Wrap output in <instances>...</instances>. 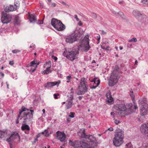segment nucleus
I'll return each instance as SVG.
<instances>
[{
  "label": "nucleus",
  "mask_w": 148,
  "mask_h": 148,
  "mask_svg": "<svg viewBox=\"0 0 148 148\" xmlns=\"http://www.w3.org/2000/svg\"><path fill=\"white\" fill-rule=\"evenodd\" d=\"M34 110L27 109L22 107L19 112L16 120V123L18 124L20 120H22L23 123H29L31 122Z\"/></svg>",
  "instance_id": "obj_1"
},
{
  "label": "nucleus",
  "mask_w": 148,
  "mask_h": 148,
  "mask_svg": "<svg viewBox=\"0 0 148 148\" xmlns=\"http://www.w3.org/2000/svg\"><path fill=\"white\" fill-rule=\"evenodd\" d=\"M132 106V103L128 104L126 106L124 104L119 105L117 111L118 115L121 116H124L131 114L133 112Z\"/></svg>",
  "instance_id": "obj_2"
},
{
  "label": "nucleus",
  "mask_w": 148,
  "mask_h": 148,
  "mask_svg": "<svg viewBox=\"0 0 148 148\" xmlns=\"http://www.w3.org/2000/svg\"><path fill=\"white\" fill-rule=\"evenodd\" d=\"M124 137L123 131L121 129H117L115 131L114 137L113 141L114 145L116 147H119L123 143Z\"/></svg>",
  "instance_id": "obj_3"
},
{
  "label": "nucleus",
  "mask_w": 148,
  "mask_h": 148,
  "mask_svg": "<svg viewBox=\"0 0 148 148\" xmlns=\"http://www.w3.org/2000/svg\"><path fill=\"white\" fill-rule=\"evenodd\" d=\"M118 66H116L112 73H111L110 79L109 81L108 84L110 86H112L118 82L120 76L119 75L118 69Z\"/></svg>",
  "instance_id": "obj_4"
},
{
  "label": "nucleus",
  "mask_w": 148,
  "mask_h": 148,
  "mask_svg": "<svg viewBox=\"0 0 148 148\" xmlns=\"http://www.w3.org/2000/svg\"><path fill=\"white\" fill-rule=\"evenodd\" d=\"M81 35L79 30H75L73 33L66 38L65 41L67 43H72L77 41Z\"/></svg>",
  "instance_id": "obj_5"
},
{
  "label": "nucleus",
  "mask_w": 148,
  "mask_h": 148,
  "mask_svg": "<svg viewBox=\"0 0 148 148\" xmlns=\"http://www.w3.org/2000/svg\"><path fill=\"white\" fill-rule=\"evenodd\" d=\"M85 78L83 77L81 78L80 85L78 87V89L77 92V94L78 95L84 94L87 90L86 82L85 81Z\"/></svg>",
  "instance_id": "obj_6"
},
{
  "label": "nucleus",
  "mask_w": 148,
  "mask_h": 148,
  "mask_svg": "<svg viewBox=\"0 0 148 148\" xmlns=\"http://www.w3.org/2000/svg\"><path fill=\"white\" fill-rule=\"evenodd\" d=\"M89 37L88 35L85 36L79 47V49L81 48L82 49L86 52L90 48V46L89 45Z\"/></svg>",
  "instance_id": "obj_7"
},
{
  "label": "nucleus",
  "mask_w": 148,
  "mask_h": 148,
  "mask_svg": "<svg viewBox=\"0 0 148 148\" xmlns=\"http://www.w3.org/2000/svg\"><path fill=\"white\" fill-rule=\"evenodd\" d=\"M69 143L75 148H86L89 146L88 143L83 141H77L74 142L70 140Z\"/></svg>",
  "instance_id": "obj_8"
},
{
  "label": "nucleus",
  "mask_w": 148,
  "mask_h": 148,
  "mask_svg": "<svg viewBox=\"0 0 148 148\" xmlns=\"http://www.w3.org/2000/svg\"><path fill=\"white\" fill-rule=\"evenodd\" d=\"M146 99H145L142 100H139V103L140 104L142 105L140 107L141 113L142 116H144L147 114L148 111V104Z\"/></svg>",
  "instance_id": "obj_9"
},
{
  "label": "nucleus",
  "mask_w": 148,
  "mask_h": 148,
  "mask_svg": "<svg viewBox=\"0 0 148 148\" xmlns=\"http://www.w3.org/2000/svg\"><path fill=\"white\" fill-rule=\"evenodd\" d=\"M12 19V15L5 12H3L1 14V20L3 23L7 24L10 23Z\"/></svg>",
  "instance_id": "obj_10"
},
{
  "label": "nucleus",
  "mask_w": 148,
  "mask_h": 148,
  "mask_svg": "<svg viewBox=\"0 0 148 148\" xmlns=\"http://www.w3.org/2000/svg\"><path fill=\"white\" fill-rule=\"evenodd\" d=\"M81 136L82 138H84L86 139H88L89 142L93 143H98L96 138L94 137L93 136L91 135H87L86 134L85 130L84 129H83Z\"/></svg>",
  "instance_id": "obj_11"
},
{
  "label": "nucleus",
  "mask_w": 148,
  "mask_h": 148,
  "mask_svg": "<svg viewBox=\"0 0 148 148\" xmlns=\"http://www.w3.org/2000/svg\"><path fill=\"white\" fill-rule=\"evenodd\" d=\"M66 54L65 56V52H64V56L67 57L68 58L71 60L73 61L76 58V54L77 53V51L76 50L74 51H66Z\"/></svg>",
  "instance_id": "obj_12"
},
{
  "label": "nucleus",
  "mask_w": 148,
  "mask_h": 148,
  "mask_svg": "<svg viewBox=\"0 0 148 148\" xmlns=\"http://www.w3.org/2000/svg\"><path fill=\"white\" fill-rule=\"evenodd\" d=\"M18 138L20 140V137L19 134L17 132H13L10 137L8 139H7L6 140L9 143L10 145V148H11V142L15 138Z\"/></svg>",
  "instance_id": "obj_13"
},
{
  "label": "nucleus",
  "mask_w": 148,
  "mask_h": 148,
  "mask_svg": "<svg viewBox=\"0 0 148 148\" xmlns=\"http://www.w3.org/2000/svg\"><path fill=\"white\" fill-rule=\"evenodd\" d=\"M57 138L61 142H63L64 140L66 138L65 134L64 132L58 131L56 132Z\"/></svg>",
  "instance_id": "obj_14"
},
{
  "label": "nucleus",
  "mask_w": 148,
  "mask_h": 148,
  "mask_svg": "<svg viewBox=\"0 0 148 148\" xmlns=\"http://www.w3.org/2000/svg\"><path fill=\"white\" fill-rule=\"evenodd\" d=\"M142 127V132L145 136L148 137V123L143 124Z\"/></svg>",
  "instance_id": "obj_15"
},
{
  "label": "nucleus",
  "mask_w": 148,
  "mask_h": 148,
  "mask_svg": "<svg viewBox=\"0 0 148 148\" xmlns=\"http://www.w3.org/2000/svg\"><path fill=\"white\" fill-rule=\"evenodd\" d=\"M26 124L25 123H23L22 124L21 127V129L23 131H25V133L28 134L30 130V127L28 125Z\"/></svg>",
  "instance_id": "obj_16"
},
{
  "label": "nucleus",
  "mask_w": 148,
  "mask_h": 148,
  "mask_svg": "<svg viewBox=\"0 0 148 148\" xmlns=\"http://www.w3.org/2000/svg\"><path fill=\"white\" fill-rule=\"evenodd\" d=\"M61 21L55 18H53L51 21V25L56 29Z\"/></svg>",
  "instance_id": "obj_17"
},
{
  "label": "nucleus",
  "mask_w": 148,
  "mask_h": 148,
  "mask_svg": "<svg viewBox=\"0 0 148 148\" xmlns=\"http://www.w3.org/2000/svg\"><path fill=\"white\" fill-rule=\"evenodd\" d=\"M16 8H15L13 5H10L9 6H4L5 11L6 12L12 11L16 10Z\"/></svg>",
  "instance_id": "obj_18"
},
{
  "label": "nucleus",
  "mask_w": 148,
  "mask_h": 148,
  "mask_svg": "<svg viewBox=\"0 0 148 148\" xmlns=\"http://www.w3.org/2000/svg\"><path fill=\"white\" fill-rule=\"evenodd\" d=\"M58 82H50L47 83L45 84L44 87L46 88H48L49 87H53L56 85H57V84L58 85V84L60 83V81H59Z\"/></svg>",
  "instance_id": "obj_19"
},
{
  "label": "nucleus",
  "mask_w": 148,
  "mask_h": 148,
  "mask_svg": "<svg viewBox=\"0 0 148 148\" xmlns=\"http://www.w3.org/2000/svg\"><path fill=\"white\" fill-rule=\"evenodd\" d=\"M65 28V26L61 21L55 29L58 31H63Z\"/></svg>",
  "instance_id": "obj_20"
},
{
  "label": "nucleus",
  "mask_w": 148,
  "mask_h": 148,
  "mask_svg": "<svg viewBox=\"0 0 148 148\" xmlns=\"http://www.w3.org/2000/svg\"><path fill=\"white\" fill-rule=\"evenodd\" d=\"M138 20L142 23H145L147 21L148 19L145 15L142 14Z\"/></svg>",
  "instance_id": "obj_21"
},
{
  "label": "nucleus",
  "mask_w": 148,
  "mask_h": 148,
  "mask_svg": "<svg viewBox=\"0 0 148 148\" xmlns=\"http://www.w3.org/2000/svg\"><path fill=\"white\" fill-rule=\"evenodd\" d=\"M106 96L107 98V101L108 103L111 104L113 101V99L112 97L110 92L107 93L106 94Z\"/></svg>",
  "instance_id": "obj_22"
},
{
  "label": "nucleus",
  "mask_w": 148,
  "mask_h": 148,
  "mask_svg": "<svg viewBox=\"0 0 148 148\" xmlns=\"http://www.w3.org/2000/svg\"><path fill=\"white\" fill-rule=\"evenodd\" d=\"M142 14L140 12L137 10H135L133 12V15L138 19L140 18Z\"/></svg>",
  "instance_id": "obj_23"
},
{
  "label": "nucleus",
  "mask_w": 148,
  "mask_h": 148,
  "mask_svg": "<svg viewBox=\"0 0 148 148\" xmlns=\"http://www.w3.org/2000/svg\"><path fill=\"white\" fill-rule=\"evenodd\" d=\"M73 91H71L69 95H67V97L68 98L66 100V101H73Z\"/></svg>",
  "instance_id": "obj_24"
},
{
  "label": "nucleus",
  "mask_w": 148,
  "mask_h": 148,
  "mask_svg": "<svg viewBox=\"0 0 148 148\" xmlns=\"http://www.w3.org/2000/svg\"><path fill=\"white\" fill-rule=\"evenodd\" d=\"M91 16L94 19L97 18L98 20H100L101 19V17L99 15H97L96 13L92 12L91 14Z\"/></svg>",
  "instance_id": "obj_25"
},
{
  "label": "nucleus",
  "mask_w": 148,
  "mask_h": 148,
  "mask_svg": "<svg viewBox=\"0 0 148 148\" xmlns=\"http://www.w3.org/2000/svg\"><path fill=\"white\" fill-rule=\"evenodd\" d=\"M30 21V22H35L36 20V16L34 14L29 15Z\"/></svg>",
  "instance_id": "obj_26"
},
{
  "label": "nucleus",
  "mask_w": 148,
  "mask_h": 148,
  "mask_svg": "<svg viewBox=\"0 0 148 148\" xmlns=\"http://www.w3.org/2000/svg\"><path fill=\"white\" fill-rule=\"evenodd\" d=\"M67 103L66 105V109H69L73 106V101H66Z\"/></svg>",
  "instance_id": "obj_27"
},
{
  "label": "nucleus",
  "mask_w": 148,
  "mask_h": 148,
  "mask_svg": "<svg viewBox=\"0 0 148 148\" xmlns=\"http://www.w3.org/2000/svg\"><path fill=\"white\" fill-rule=\"evenodd\" d=\"M118 15H119L123 20H125L126 19V17L123 14L122 12H118Z\"/></svg>",
  "instance_id": "obj_28"
},
{
  "label": "nucleus",
  "mask_w": 148,
  "mask_h": 148,
  "mask_svg": "<svg viewBox=\"0 0 148 148\" xmlns=\"http://www.w3.org/2000/svg\"><path fill=\"white\" fill-rule=\"evenodd\" d=\"M50 66L47 68L46 69L43 71V73L44 74H47L50 73H51V71L50 70Z\"/></svg>",
  "instance_id": "obj_29"
},
{
  "label": "nucleus",
  "mask_w": 148,
  "mask_h": 148,
  "mask_svg": "<svg viewBox=\"0 0 148 148\" xmlns=\"http://www.w3.org/2000/svg\"><path fill=\"white\" fill-rule=\"evenodd\" d=\"M6 134V132L0 130V138L4 137L5 135Z\"/></svg>",
  "instance_id": "obj_30"
},
{
  "label": "nucleus",
  "mask_w": 148,
  "mask_h": 148,
  "mask_svg": "<svg viewBox=\"0 0 148 148\" xmlns=\"http://www.w3.org/2000/svg\"><path fill=\"white\" fill-rule=\"evenodd\" d=\"M19 2L18 1H16L14 3V6L15 8H16V9L18 8L19 6Z\"/></svg>",
  "instance_id": "obj_31"
},
{
  "label": "nucleus",
  "mask_w": 148,
  "mask_h": 148,
  "mask_svg": "<svg viewBox=\"0 0 148 148\" xmlns=\"http://www.w3.org/2000/svg\"><path fill=\"white\" fill-rule=\"evenodd\" d=\"M97 82V85H94L91 87L92 89H95V88L99 84L100 82L99 81H96Z\"/></svg>",
  "instance_id": "obj_32"
},
{
  "label": "nucleus",
  "mask_w": 148,
  "mask_h": 148,
  "mask_svg": "<svg viewBox=\"0 0 148 148\" xmlns=\"http://www.w3.org/2000/svg\"><path fill=\"white\" fill-rule=\"evenodd\" d=\"M142 3L145 5H148V0H142Z\"/></svg>",
  "instance_id": "obj_33"
},
{
  "label": "nucleus",
  "mask_w": 148,
  "mask_h": 148,
  "mask_svg": "<svg viewBox=\"0 0 148 148\" xmlns=\"http://www.w3.org/2000/svg\"><path fill=\"white\" fill-rule=\"evenodd\" d=\"M72 78L71 75H69V76H67L66 77V79L67 80V82L69 83L71 81V79Z\"/></svg>",
  "instance_id": "obj_34"
},
{
  "label": "nucleus",
  "mask_w": 148,
  "mask_h": 148,
  "mask_svg": "<svg viewBox=\"0 0 148 148\" xmlns=\"http://www.w3.org/2000/svg\"><path fill=\"white\" fill-rule=\"evenodd\" d=\"M42 134H44L45 136L47 137H48L49 136V134L48 131L47 130H45L44 132H42Z\"/></svg>",
  "instance_id": "obj_35"
},
{
  "label": "nucleus",
  "mask_w": 148,
  "mask_h": 148,
  "mask_svg": "<svg viewBox=\"0 0 148 148\" xmlns=\"http://www.w3.org/2000/svg\"><path fill=\"white\" fill-rule=\"evenodd\" d=\"M14 22L16 23H18L20 22L19 18L18 16H16L14 18Z\"/></svg>",
  "instance_id": "obj_36"
},
{
  "label": "nucleus",
  "mask_w": 148,
  "mask_h": 148,
  "mask_svg": "<svg viewBox=\"0 0 148 148\" xmlns=\"http://www.w3.org/2000/svg\"><path fill=\"white\" fill-rule=\"evenodd\" d=\"M137 40L136 38L135 37L129 40V42H136Z\"/></svg>",
  "instance_id": "obj_37"
},
{
  "label": "nucleus",
  "mask_w": 148,
  "mask_h": 148,
  "mask_svg": "<svg viewBox=\"0 0 148 148\" xmlns=\"http://www.w3.org/2000/svg\"><path fill=\"white\" fill-rule=\"evenodd\" d=\"M138 148H148V143H144L142 146Z\"/></svg>",
  "instance_id": "obj_38"
},
{
  "label": "nucleus",
  "mask_w": 148,
  "mask_h": 148,
  "mask_svg": "<svg viewBox=\"0 0 148 148\" xmlns=\"http://www.w3.org/2000/svg\"><path fill=\"white\" fill-rule=\"evenodd\" d=\"M99 81L100 82V80L99 79L97 80V78H94L92 81H91V82H93V84H96V85H97V82H96V81Z\"/></svg>",
  "instance_id": "obj_39"
},
{
  "label": "nucleus",
  "mask_w": 148,
  "mask_h": 148,
  "mask_svg": "<svg viewBox=\"0 0 148 148\" xmlns=\"http://www.w3.org/2000/svg\"><path fill=\"white\" fill-rule=\"evenodd\" d=\"M130 96L132 98H134V95L133 94V91H130V93H129Z\"/></svg>",
  "instance_id": "obj_40"
},
{
  "label": "nucleus",
  "mask_w": 148,
  "mask_h": 148,
  "mask_svg": "<svg viewBox=\"0 0 148 148\" xmlns=\"http://www.w3.org/2000/svg\"><path fill=\"white\" fill-rule=\"evenodd\" d=\"M70 114L69 115V116L71 117V118H74L75 116L74 114H75V113L74 112H71L70 113Z\"/></svg>",
  "instance_id": "obj_41"
},
{
  "label": "nucleus",
  "mask_w": 148,
  "mask_h": 148,
  "mask_svg": "<svg viewBox=\"0 0 148 148\" xmlns=\"http://www.w3.org/2000/svg\"><path fill=\"white\" fill-rule=\"evenodd\" d=\"M20 52V51L18 49H15L12 51V52L14 53H16Z\"/></svg>",
  "instance_id": "obj_42"
},
{
  "label": "nucleus",
  "mask_w": 148,
  "mask_h": 148,
  "mask_svg": "<svg viewBox=\"0 0 148 148\" xmlns=\"http://www.w3.org/2000/svg\"><path fill=\"white\" fill-rule=\"evenodd\" d=\"M112 131L113 130V129L111 127H110L107 130H106V131L104 132V133H106L107 132H108V131Z\"/></svg>",
  "instance_id": "obj_43"
},
{
  "label": "nucleus",
  "mask_w": 148,
  "mask_h": 148,
  "mask_svg": "<svg viewBox=\"0 0 148 148\" xmlns=\"http://www.w3.org/2000/svg\"><path fill=\"white\" fill-rule=\"evenodd\" d=\"M36 64V62H35V61L34 60L31 62L30 66L31 67L34 66V65H35Z\"/></svg>",
  "instance_id": "obj_44"
},
{
  "label": "nucleus",
  "mask_w": 148,
  "mask_h": 148,
  "mask_svg": "<svg viewBox=\"0 0 148 148\" xmlns=\"http://www.w3.org/2000/svg\"><path fill=\"white\" fill-rule=\"evenodd\" d=\"M126 146H127V147L126 148H132V147L131 146V144L130 143H128L126 145Z\"/></svg>",
  "instance_id": "obj_45"
},
{
  "label": "nucleus",
  "mask_w": 148,
  "mask_h": 148,
  "mask_svg": "<svg viewBox=\"0 0 148 148\" xmlns=\"http://www.w3.org/2000/svg\"><path fill=\"white\" fill-rule=\"evenodd\" d=\"M114 123L116 124H118L120 123L121 121H118L117 119H114Z\"/></svg>",
  "instance_id": "obj_46"
},
{
  "label": "nucleus",
  "mask_w": 148,
  "mask_h": 148,
  "mask_svg": "<svg viewBox=\"0 0 148 148\" xmlns=\"http://www.w3.org/2000/svg\"><path fill=\"white\" fill-rule=\"evenodd\" d=\"M111 11L113 14H114L116 15L117 16L118 15V12H116L114 10H111Z\"/></svg>",
  "instance_id": "obj_47"
},
{
  "label": "nucleus",
  "mask_w": 148,
  "mask_h": 148,
  "mask_svg": "<svg viewBox=\"0 0 148 148\" xmlns=\"http://www.w3.org/2000/svg\"><path fill=\"white\" fill-rule=\"evenodd\" d=\"M51 7H55L56 5V4L55 3H50Z\"/></svg>",
  "instance_id": "obj_48"
},
{
  "label": "nucleus",
  "mask_w": 148,
  "mask_h": 148,
  "mask_svg": "<svg viewBox=\"0 0 148 148\" xmlns=\"http://www.w3.org/2000/svg\"><path fill=\"white\" fill-rule=\"evenodd\" d=\"M105 45V44L104 43L102 45H101V48L103 49H107L108 48V47H106L105 46H104V45Z\"/></svg>",
  "instance_id": "obj_49"
},
{
  "label": "nucleus",
  "mask_w": 148,
  "mask_h": 148,
  "mask_svg": "<svg viewBox=\"0 0 148 148\" xmlns=\"http://www.w3.org/2000/svg\"><path fill=\"white\" fill-rule=\"evenodd\" d=\"M59 95V94H54L53 95L55 99H57L58 98L57 96Z\"/></svg>",
  "instance_id": "obj_50"
},
{
  "label": "nucleus",
  "mask_w": 148,
  "mask_h": 148,
  "mask_svg": "<svg viewBox=\"0 0 148 148\" xmlns=\"http://www.w3.org/2000/svg\"><path fill=\"white\" fill-rule=\"evenodd\" d=\"M37 68V66H36L34 68L32 69V68L31 69V71H32V72H33L35 70H36V68Z\"/></svg>",
  "instance_id": "obj_51"
},
{
  "label": "nucleus",
  "mask_w": 148,
  "mask_h": 148,
  "mask_svg": "<svg viewBox=\"0 0 148 148\" xmlns=\"http://www.w3.org/2000/svg\"><path fill=\"white\" fill-rule=\"evenodd\" d=\"M52 57L53 59L54 60H55V61L56 60L58 59V58L56 57L53 56H52Z\"/></svg>",
  "instance_id": "obj_52"
},
{
  "label": "nucleus",
  "mask_w": 148,
  "mask_h": 148,
  "mask_svg": "<svg viewBox=\"0 0 148 148\" xmlns=\"http://www.w3.org/2000/svg\"><path fill=\"white\" fill-rule=\"evenodd\" d=\"M75 18L76 19V20L77 21H79V18H78L77 17V15H75Z\"/></svg>",
  "instance_id": "obj_53"
},
{
  "label": "nucleus",
  "mask_w": 148,
  "mask_h": 148,
  "mask_svg": "<svg viewBox=\"0 0 148 148\" xmlns=\"http://www.w3.org/2000/svg\"><path fill=\"white\" fill-rule=\"evenodd\" d=\"M61 3L63 4L64 5H65L66 6H69V5L67 4L65 2H64V1H62Z\"/></svg>",
  "instance_id": "obj_54"
},
{
  "label": "nucleus",
  "mask_w": 148,
  "mask_h": 148,
  "mask_svg": "<svg viewBox=\"0 0 148 148\" xmlns=\"http://www.w3.org/2000/svg\"><path fill=\"white\" fill-rule=\"evenodd\" d=\"M79 22L78 23V24L79 26H81L82 25V23L81 22V21H79Z\"/></svg>",
  "instance_id": "obj_55"
},
{
  "label": "nucleus",
  "mask_w": 148,
  "mask_h": 148,
  "mask_svg": "<svg viewBox=\"0 0 148 148\" xmlns=\"http://www.w3.org/2000/svg\"><path fill=\"white\" fill-rule=\"evenodd\" d=\"M14 64V62L13 61H10L9 62V64L10 65H12Z\"/></svg>",
  "instance_id": "obj_56"
},
{
  "label": "nucleus",
  "mask_w": 148,
  "mask_h": 148,
  "mask_svg": "<svg viewBox=\"0 0 148 148\" xmlns=\"http://www.w3.org/2000/svg\"><path fill=\"white\" fill-rule=\"evenodd\" d=\"M51 61H49L48 62H47L46 63V64H48L50 66H51Z\"/></svg>",
  "instance_id": "obj_57"
},
{
  "label": "nucleus",
  "mask_w": 148,
  "mask_h": 148,
  "mask_svg": "<svg viewBox=\"0 0 148 148\" xmlns=\"http://www.w3.org/2000/svg\"><path fill=\"white\" fill-rule=\"evenodd\" d=\"M48 2L47 3V4L48 5L50 6V3H49L50 2H51L52 1V0H47Z\"/></svg>",
  "instance_id": "obj_58"
},
{
  "label": "nucleus",
  "mask_w": 148,
  "mask_h": 148,
  "mask_svg": "<svg viewBox=\"0 0 148 148\" xmlns=\"http://www.w3.org/2000/svg\"><path fill=\"white\" fill-rule=\"evenodd\" d=\"M101 34H106V32H105L104 31L102 30L101 31Z\"/></svg>",
  "instance_id": "obj_59"
},
{
  "label": "nucleus",
  "mask_w": 148,
  "mask_h": 148,
  "mask_svg": "<svg viewBox=\"0 0 148 148\" xmlns=\"http://www.w3.org/2000/svg\"><path fill=\"white\" fill-rule=\"evenodd\" d=\"M83 96H79L78 97V99L79 100H81L83 98Z\"/></svg>",
  "instance_id": "obj_60"
},
{
  "label": "nucleus",
  "mask_w": 148,
  "mask_h": 148,
  "mask_svg": "<svg viewBox=\"0 0 148 148\" xmlns=\"http://www.w3.org/2000/svg\"><path fill=\"white\" fill-rule=\"evenodd\" d=\"M110 114L111 115H112L113 117H114L115 116V115H114L115 114L113 112H111L110 113Z\"/></svg>",
  "instance_id": "obj_61"
},
{
  "label": "nucleus",
  "mask_w": 148,
  "mask_h": 148,
  "mask_svg": "<svg viewBox=\"0 0 148 148\" xmlns=\"http://www.w3.org/2000/svg\"><path fill=\"white\" fill-rule=\"evenodd\" d=\"M97 37L98 38V42L99 43V40L100 39V36H97Z\"/></svg>",
  "instance_id": "obj_62"
},
{
  "label": "nucleus",
  "mask_w": 148,
  "mask_h": 148,
  "mask_svg": "<svg viewBox=\"0 0 148 148\" xmlns=\"http://www.w3.org/2000/svg\"><path fill=\"white\" fill-rule=\"evenodd\" d=\"M134 108L135 109H136L138 108V107L136 104H134Z\"/></svg>",
  "instance_id": "obj_63"
},
{
  "label": "nucleus",
  "mask_w": 148,
  "mask_h": 148,
  "mask_svg": "<svg viewBox=\"0 0 148 148\" xmlns=\"http://www.w3.org/2000/svg\"><path fill=\"white\" fill-rule=\"evenodd\" d=\"M0 74H1L3 77L4 75V74L2 72L0 73Z\"/></svg>",
  "instance_id": "obj_64"
}]
</instances>
